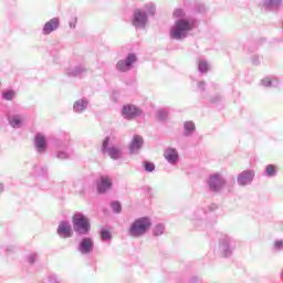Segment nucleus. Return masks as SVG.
I'll use <instances>...</instances> for the list:
<instances>
[{
    "mask_svg": "<svg viewBox=\"0 0 283 283\" xmlns=\"http://www.w3.org/2000/svg\"><path fill=\"white\" fill-rule=\"evenodd\" d=\"M196 23L191 20L179 19L175 22V27L170 30V38L180 41L185 39L187 33L193 30Z\"/></svg>",
    "mask_w": 283,
    "mask_h": 283,
    "instance_id": "nucleus-1",
    "label": "nucleus"
},
{
    "mask_svg": "<svg viewBox=\"0 0 283 283\" xmlns=\"http://www.w3.org/2000/svg\"><path fill=\"white\" fill-rule=\"evenodd\" d=\"M149 229H151V220L147 217H142L130 224L128 235H130V238H140L142 235H145Z\"/></svg>",
    "mask_w": 283,
    "mask_h": 283,
    "instance_id": "nucleus-2",
    "label": "nucleus"
},
{
    "mask_svg": "<svg viewBox=\"0 0 283 283\" xmlns=\"http://www.w3.org/2000/svg\"><path fill=\"white\" fill-rule=\"evenodd\" d=\"M73 227L76 233L85 234L90 232V219L85 216L77 213L73 217Z\"/></svg>",
    "mask_w": 283,
    "mask_h": 283,
    "instance_id": "nucleus-3",
    "label": "nucleus"
},
{
    "mask_svg": "<svg viewBox=\"0 0 283 283\" xmlns=\"http://www.w3.org/2000/svg\"><path fill=\"white\" fill-rule=\"evenodd\" d=\"M103 154H107L112 160H118L120 158V148L116 146L109 147V137H106L102 144Z\"/></svg>",
    "mask_w": 283,
    "mask_h": 283,
    "instance_id": "nucleus-4",
    "label": "nucleus"
},
{
    "mask_svg": "<svg viewBox=\"0 0 283 283\" xmlns=\"http://www.w3.org/2000/svg\"><path fill=\"white\" fill-rule=\"evenodd\" d=\"M136 61L135 54H129L125 61L117 62V70L119 72H129L132 70V65H134V62Z\"/></svg>",
    "mask_w": 283,
    "mask_h": 283,
    "instance_id": "nucleus-5",
    "label": "nucleus"
},
{
    "mask_svg": "<svg viewBox=\"0 0 283 283\" xmlns=\"http://www.w3.org/2000/svg\"><path fill=\"white\" fill-rule=\"evenodd\" d=\"M122 113L126 118H136V116H140L142 114L139 108L132 104L124 106Z\"/></svg>",
    "mask_w": 283,
    "mask_h": 283,
    "instance_id": "nucleus-6",
    "label": "nucleus"
},
{
    "mask_svg": "<svg viewBox=\"0 0 283 283\" xmlns=\"http://www.w3.org/2000/svg\"><path fill=\"white\" fill-rule=\"evenodd\" d=\"M209 187L212 191H218V189L224 187V179L220 175H212L209 180Z\"/></svg>",
    "mask_w": 283,
    "mask_h": 283,
    "instance_id": "nucleus-7",
    "label": "nucleus"
},
{
    "mask_svg": "<svg viewBox=\"0 0 283 283\" xmlns=\"http://www.w3.org/2000/svg\"><path fill=\"white\" fill-rule=\"evenodd\" d=\"M57 234L61 235V238H72V226L65 221L60 222Z\"/></svg>",
    "mask_w": 283,
    "mask_h": 283,
    "instance_id": "nucleus-8",
    "label": "nucleus"
},
{
    "mask_svg": "<svg viewBox=\"0 0 283 283\" xmlns=\"http://www.w3.org/2000/svg\"><path fill=\"white\" fill-rule=\"evenodd\" d=\"M145 23H147V14L143 13L140 9H137L133 19V25L140 28L145 25Z\"/></svg>",
    "mask_w": 283,
    "mask_h": 283,
    "instance_id": "nucleus-9",
    "label": "nucleus"
},
{
    "mask_svg": "<svg viewBox=\"0 0 283 283\" xmlns=\"http://www.w3.org/2000/svg\"><path fill=\"white\" fill-rule=\"evenodd\" d=\"M109 189H112V179H109L107 176L101 177L99 181L97 182L98 193H105V191Z\"/></svg>",
    "mask_w": 283,
    "mask_h": 283,
    "instance_id": "nucleus-10",
    "label": "nucleus"
},
{
    "mask_svg": "<svg viewBox=\"0 0 283 283\" xmlns=\"http://www.w3.org/2000/svg\"><path fill=\"white\" fill-rule=\"evenodd\" d=\"M57 29H59V19L53 18L44 24L43 32H44V34H50V33L54 32V30H57Z\"/></svg>",
    "mask_w": 283,
    "mask_h": 283,
    "instance_id": "nucleus-11",
    "label": "nucleus"
},
{
    "mask_svg": "<svg viewBox=\"0 0 283 283\" xmlns=\"http://www.w3.org/2000/svg\"><path fill=\"white\" fill-rule=\"evenodd\" d=\"M142 147H143V138L140 137V135H135L129 146L130 154H136L138 149H140Z\"/></svg>",
    "mask_w": 283,
    "mask_h": 283,
    "instance_id": "nucleus-12",
    "label": "nucleus"
},
{
    "mask_svg": "<svg viewBox=\"0 0 283 283\" xmlns=\"http://www.w3.org/2000/svg\"><path fill=\"white\" fill-rule=\"evenodd\" d=\"M253 180V172L251 171H243L239 177H238V182L239 185H249Z\"/></svg>",
    "mask_w": 283,
    "mask_h": 283,
    "instance_id": "nucleus-13",
    "label": "nucleus"
},
{
    "mask_svg": "<svg viewBox=\"0 0 283 283\" xmlns=\"http://www.w3.org/2000/svg\"><path fill=\"white\" fill-rule=\"evenodd\" d=\"M164 157L166 158V160H168V163H177L178 151L174 148H168L164 153Z\"/></svg>",
    "mask_w": 283,
    "mask_h": 283,
    "instance_id": "nucleus-14",
    "label": "nucleus"
},
{
    "mask_svg": "<svg viewBox=\"0 0 283 283\" xmlns=\"http://www.w3.org/2000/svg\"><path fill=\"white\" fill-rule=\"evenodd\" d=\"M93 249H94V242L92 241V239H84L81 242L82 253H92Z\"/></svg>",
    "mask_w": 283,
    "mask_h": 283,
    "instance_id": "nucleus-15",
    "label": "nucleus"
},
{
    "mask_svg": "<svg viewBox=\"0 0 283 283\" xmlns=\"http://www.w3.org/2000/svg\"><path fill=\"white\" fill-rule=\"evenodd\" d=\"M35 147L38 148V151H45L48 143L45 142V137H43V135L35 136Z\"/></svg>",
    "mask_w": 283,
    "mask_h": 283,
    "instance_id": "nucleus-16",
    "label": "nucleus"
},
{
    "mask_svg": "<svg viewBox=\"0 0 283 283\" xmlns=\"http://www.w3.org/2000/svg\"><path fill=\"white\" fill-rule=\"evenodd\" d=\"M87 107V102L80 99L74 104V109L76 112H84V109Z\"/></svg>",
    "mask_w": 283,
    "mask_h": 283,
    "instance_id": "nucleus-17",
    "label": "nucleus"
},
{
    "mask_svg": "<svg viewBox=\"0 0 283 283\" xmlns=\"http://www.w3.org/2000/svg\"><path fill=\"white\" fill-rule=\"evenodd\" d=\"M280 3H282V0H265V6H268V8H277Z\"/></svg>",
    "mask_w": 283,
    "mask_h": 283,
    "instance_id": "nucleus-18",
    "label": "nucleus"
},
{
    "mask_svg": "<svg viewBox=\"0 0 283 283\" xmlns=\"http://www.w3.org/2000/svg\"><path fill=\"white\" fill-rule=\"evenodd\" d=\"M2 96L6 101H12V98L17 96V93L14 91H8V92H4Z\"/></svg>",
    "mask_w": 283,
    "mask_h": 283,
    "instance_id": "nucleus-19",
    "label": "nucleus"
},
{
    "mask_svg": "<svg viewBox=\"0 0 283 283\" xmlns=\"http://www.w3.org/2000/svg\"><path fill=\"white\" fill-rule=\"evenodd\" d=\"M185 129H186V132H195L196 130V124H193V122H186L185 123Z\"/></svg>",
    "mask_w": 283,
    "mask_h": 283,
    "instance_id": "nucleus-20",
    "label": "nucleus"
},
{
    "mask_svg": "<svg viewBox=\"0 0 283 283\" xmlns=\"http://www.w3.org/2000/svg\"><path fill=\"white\" fill-rule=\"evenodd\" d=\"M265 174L268 176H275V166L268 165L266 168H265Z\"/></svg>",
    "mask_w": 283,
    "mask_h": 283,
    "instance_id": "nucleus-21",
    "label": "nucleus"
},
{
    "mask_svg": "<svg viewBox=\"0 0 283 283\" xmlns=\"http://www.w3.org/2000/svg\"><path fill=\"white\" fill-rule=\"evenodd\" d=\"M174 17H175V19H184L185 11L182 9H176L174 11Z\"/></svg>",
    "mask_w": 283,
    "mask_h": 283,
    "instance_id": "nucleus-22",
    "label": "nucleus"
},
{
    "mask_svg": "<svg viewBox=\"0 0 283 283\" xmlns=\"http://www.w3.org/2000/svg\"><path fill=\"white\" fill-rule=\"evenodd\" d=\"M10 125H12V127H21V118L19 117H13L10 120Z\"/></svg>",
    "mask_w": 283,
    "mask_h": 283,
    "instance_id": "nucleus-23",
    "label": "nucleus"
},
{
    "mask_svg": "<svg viewBox=\"0 0 283 283\" xmlns=\"http://www.w3.org/2000/svg\"><path fill=\"white\" fill-rule=\"evenodd\" d=\"M199 70L200 72H207L209 70V64L205 61H199Z\"/></svg>",
    "mask_w": 283,
    "mask_h": 283,
    "instance_id": "nucleus-24",
    "label": "nucleus"
},
{
    "mask_svg": "<svg viewBox=\"0 0 283 283\" xmlns=\"http://www.w3.org/2000/svg\"><path fill=\"white\" fill-rule=\"evenodd\" d=\"M155 235H163L165 233V227L163 226H157L154 230Z\"/></svg>",
    "mask_w": 283,
    "mask_h": 283,
    "instance_id": "nucleus-25",
    "label": "nucleus"
},
{
    "mask_svg": "<svg viewBox=\"0 0 283 283\" xmlns=\"http://www.w3.org/2000/svg\"><path fill=\"white\" fill-rule=\"evenodd\" d=\"M102 240H112V233L109 232V230L102 231Z\"/></svg>",
    "mask_w": 283,
    "mask_h": 283,
    "instance_id": "nucleus-26",
    "label": "nucleus"
},
{
    "mask_svg": "<svg viewBox=\"0 0 283 283\" xmlns=\"http://www.w3.org/2000/svg\"><path fill=\"white\" fill-rule=\"evenodd\" d=\"M112 209H113V211H115V213H120V209H122V207H120V203L119 202H113L112 203Z\"/></svg>",
    "mask_w": 283,
    "mask_h": 283,
    "instance_id": "nucleus-27",
    "label": "nucleus"
},
{
    "mask_svg": "<svg viewBox=\"0 0 283 283\" xmlns=\"http://www.w3.org/2000/svg\"><path fill=\"white\" fill-rule=\"evenodd\" d=\"M159 120H165V118H167V113L166 111H159L157 114Z\"/></svg>",
    "mask_w": 283,
    "mask_h": 283,
    "instance_id": "nucleus-28",
    "label": "nucleus"
},
{
    "mask_svg": "<svg viewBox=\"0 0 283 283\" xmlns=\"http://www.w3.org/2000/svg\"><path fill=\"white\" fill-rule=\"evenodd\" d=\"M145 169H146V171H154V169H156V166H154V164H151V163H146Z\"/></svg>",
    "mask_w": 283,
    "mask_h": 283,
    "instance_id": "nucleus-29",
    "label": "nucleus"
},
{
    "mask_svg": "<svg viewBox=\"0 0 283 283\" xmlns=\"http://www.w3.org/2000/svg\"><path fill=\"white\" fill-rule=\"evenodd\" d=\"M275 247H276V249H282L283 248V242L282 241H276Z\"/></svg>",
    "mask_w": 283,
    "mask_h": 283,
    "instance_id": "nucleus-30",
    "label": "nucleus"
},
{
    "mask_svg": "<svg viewBox=\"0 0 283 283\" xmlns=\"http://www.w3.org/2000/svg\"><path fill=\"white\" fill-rule=\"evenodd\" d=\"M76 27V20L75 21H73V28H75Z\"/></svg>",
    "mask_w": 283,
    "mask_h": 283,
    "instance_id": "nucleus-31",
    "label": "nucleus"
},
{
    "mask_svg": "<svg viewBox=\"0 0 283 283\" xmlns=\"http://www.w3.org/2000/svg\"><path fill=\"white\" fill-rule=\"evenodd\" d=\"M266 84H268V85H271V82H270V81H268V82H266Z\"/></svg>",
    "mask_w": 283,
    "mask_h": 283,
    "instance_id": "nucleus-32",
    "label": "nucleus"
}]
</instances>
